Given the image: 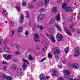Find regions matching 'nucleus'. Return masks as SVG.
I'll list each match as a JSON object with an SVG mask.
<instances>
[{"mask_svg":"<svg viewBox=\"0 0 80 80\" xmlns=\"http://www.w3.org/2000/svg\"><path fill=\"white\" fill-rule=\"evenodd\" d=\"M0 40H3V38L1 37H0Z\"/></svg>","mask_w":80,"mask_h":80,"instance_id":"obj_63","label":"nucleus"},{"mask_svg":"<svg viewBox=\"0 0 80 80\" xmlns=\"http://www.w3.org/2000/svg\"><path fill=\"white\" fill-rule=\"evenodd\" d=\"M46 36L49 38V39L51 40H55V38H54V36L52 34L49 35L48 34V33L47 32H46Z\"/></svg>","mask_w":80,"mask_h":80,"instance_id":"obj_4","label":"nucleus"},{"mask_svg":"<svg viewBox=\"0 0 80 80\" xmlns=\"http://www.w3.org/2000/svg\"><path fill=\"white\" fill-rule=\"evenodd\" d=\"M15 8L16 10H17V11L18 12H20V8L18 6H16Z\"/></svg>","mask_w":80,"mask_h":80,"instance_id":"obj_34","label":"nucleus"},{"mask_svg":"<svg viewBox=\"0 0 80 80\" xmlns=\"http://www.w3.org/2000/svg\"><path fill=\"white\" fill-rule=\"evenodd\" d=\"M69 50V49L68 48H65V53H67L68 52Z\"/></svg>","mask_w":80,"mask_h":80,"instance_id":"obj_36","label":"nucleus"},{"mask_svg":"<svg viewBox=\"0 0 80 80\" xmlns=\"http://www.w3.org/2000/svg\"><path fill=\"white\" fill-rule=\"evenodd\" d=\"M58 72H57V71H54L53 72V74L52 75V76L55 77H57L58 76Z\"/></svg>","mask_w":80,"mask_h":80,"instance_id":"obj_18","label":"nucleus"},{"mask_svg":"<svg viewBox=\"0 0 80 80\" xmlns=\"http://www.w3.org/2000/svg\"><path fill=\"white\" fill-rule=\"evenodd\" d=\"M67 4L66 3H64L62 4V8L64 9H65L67 7Z\"/></svg>","mask_w":80,"mask_h":80,"instance_id":"obj_31","label":"nucleus"},{"mask_svg":"<svg viewBox=\"0 0 80 80\" xmlns=\"http://www.w3.org/2000/svg\"><path fill=\"white\" fill-rule=\"evenodd\" d=\"M78 64H75L74 65L72 64L71 65V67L73 68V67H75L76 68H78Z\"/></svg>","mask_w":80,"mask_h":80,"instance_id":"obj_17","label":"nucleus"},{"mask_svg":"<svg viewBox=\"0 0 80 80\" xmlns=\"http://www.w3.org/2000/svg\"><path fill=\"white\" fill-rule=\"evenodd\" d=\"M3 12L4 14V15H7V12H6V11H5V10H3Z\"/></svg>","mask_w":80,"mask_h":80,"instance_id":"obj_51","label":"nucleus"},{"mask_svg":"<svg viewBox=\"0 0 80 80\" xmlns=\"http://www.w3.org/2000/svg\"><path fill=\"white\" fill-rule=\"evenodd\" d=\"M26 13L27 14V18H29V16H30V15H29V13H28V12L26 11Z\"/></svg>","mask_w":80,"mask_h":80,"instance_id":"obj_43","label":"nucleus"},{"mask_svg":"<svg viewBox=\"0 0 80 80\" xmlns=\"http://www.w3.org/2000/svg\"><path fill=\"white\" fill-rule=\"evenodd\" d=\"M22 61L23 62H24V63H27L28 64V61L27 60H26L25 59H22Z\"/></svg>","mask_w":80,"mask_h":80,"instance_id":"obj_35","label":"nucleus"},{"mask_svg":"<svg viewBox=\"0 0 80 80\" xmlns=\"http://www.w3.org/2000/svg\"><path fill=\"white\" fill-rule=\"evenodd\" d=\"M52 51L54 53H55L57 54H60V51L57 48H53L52 49Z\"/></svg>","mask_w":80,"mask_h":80,"instance_id":"obj_5","label":"nucleus"},{"mask_svg":"<svg viewBox=\"0 0 80 80\" xmlns=\"http://www.w3.org/2000/svg\"><path fill=\"white\" fill-rule=\"evenodd\" d=\"M15 32V30L12 31V36H13V35H14Z\"/></svg>","mask_w":80,"mask_h":80,"instance_id":"obj_47","label":"nucleus"},{"mask_svg":"<svg viewBox=\"0 0 80 80\" xmlns=\"http://www.w3.org/2000/svg\"><path fill=\"white\" fill-rule=\"evenodd\" d=\"M7 76H6L5 74L3 75L2 77V79L3 80H5V79H7Z\"/></svg>","mask_w":80,"mask_h":80,"instance_id":"obj_30","label":"nucleus"},{"mask_svg":"<svg viewBox=\"0 0 80 80\" xmlns=\"http://www.w3.org/2000/svg\"><path fill=\"white\" fill-rule=\"evenodd\" d=\"M24 18V17H23V15H21L20 19L19 20V23H22L23 22Z\"/></svg>","mask_w":80,"mask_h":80,"instance_id":"obj_14","label":"nucleus"},{"mask_svg":"<svg viewBox=\"0 0 80 80\" xmlns=\"http://www.w3.org/2000/svg\"><path fill=\"white\" fill-rule=\"evenodd\" d=\"M35 42H40V41L39 40H35Z\"/></svg>","mask_w":80,"mask_h":80,"instance_id":"obj_62","label":"nucleus"},{"mask_svg":"<svg viewBox=\"0 0 80 80\" xmlns=\"http://www.w3.org/2000/svg\"><path fill=\"white\" fill-rule=\"evenodd\" d=\"M6 41L5 40H1L0 41V45H3V44H4V43H6Z\"/></svg>","mask_w":80,"mask_h":80,"instance_id":"obj_25","label":"nucleus"},{"mask_svg":"<svg viewBox=\"0 0 80 80\" xmlns=\"http://www.w3.org/2000/svg\"><path fill=\"white\" fill-rule=\"evenodd\" d=\"M39 27H40V26L38 24L36 25V26H34L32 28V30H34L36 27H37V28H39Z\"/></svg>","mask_w":80,"mask_h":80,"instance_id":"obj_24","label":"nucleus"},{"mask_svg":"<svg viewBox=\"0 0 80 80\" xmlns=\"http://www.w3.org/2000/svg\"><path fill=\"white\" fill-rule=\"evenodd\" d=\"M39 28L41 30H42L43 29V26L42 25H40L39 26Z\"/></svg>","mask_w":80,"mask_h":80,"instance_id":"obj_42","label":"nucleus"},{"mask_svg":"<svg viewBox=\"0 0 80 80\" xmlns=\"http://www.w3.org/2000/svg\"><path fill=\"white\" fill-rule=\"evenodd\" d=\"M6 80H12V78L10 76H7L6 78Z\"/></svg>","mask_w":80,"mask_h":80,"instance_id":"obj_29","label":"nucleus"},{"mask_svg":"<svg viewBox=\"0 0 80 80\" xmlns=\"http://www.w3.org/2000/svg\"><path fill=\"white\" fill-rule=\"evenodd\" d=\"M55 19H56L55 18V17H53L52 19L51 20V21H50V22H49V24H52L53 23V22H55Z\"/></svg>","mask_w":80,"mask_h":80,"instance_id":"obj_20","label":"nucleus"},{"mask_svg":"<svg viewBox=\"0 0 80 80\" xmlns=\"http://www.w3.org/2000/svg\"><path fill=\"white\" fill-rule=\"evenodd\" d=\"M45 17V15L41 14L38 16L37 19L38 20H41L43 19Z\"/></svg>","mask_w":80,"mask_h":80,"instance_id":"obj_6","label":"nucleus"},{"mask_svg":"<svg viewBox=\"0 0 80 80\" xmlns=\"http://www.w3.org/2000/svg\"><path fill=\"white\" fill-rule=\"evenodd\" d=\"M6 68H7V66H4L3 68V69L5 70H6Z\"/></svg>","mask_w":80,"mask_h":80,"instance_id":"obj_52","label":"nucleus"},{"mask_svg":"<svg viewBox=\"0 0 80 80\" xmlns=\"http://www.w3.org/2000/svg\"><path fill=\"white\" fill-rule=\"evenodd\" d=\"M25 35L26 36H28V32L27 31H26L25 32Z\"/></svg>","mask_w":80,"mask_h":80,"instance_id":"obj_44","label":"nucleus"},{"mask_svg":"<svg viewBox=\"0 0 80 80\" xmlns=\"http://www.w3.org/2000/svg\"><path fill=\"white\" fill-rule=\"evenodd\" d=\"M72 19H70V18H68V22H70V21H71V20Z\"/></svg>","mask_w":80,"mask_h":80,"instance_id":"obj_56","label":"nucleus"},{"mask_svg":"<svg viewBox=\"0 0 80 80\" xmlns=\"http://www.w3.org/2000/svg\"><path fill=\"white\" fill-rule=\"evenodd\" d=\"M45 47H46V48H47V47H48V43H46L45 44Z\"/></svg>","mask_w":80,"mask_h":80,"instance_id":"obj_54","label":"nucleus"},{"mask_svg":"<svg viewBox=\"0 0 80 80\" xmlns=\"http://www.w3.org/2000/svg\"><path fill=\"white\" fill-rule=\"evenodd\" d=\"M47 49L46 47L44 48L42 50V52H45V50Z\"/></svg>","mask_w":80,"mask_h":80,"instance_id":"obj_41","label":"nucleus"},{"mask_svg":"<svg viewBox=\"0 0 80 80\" xmlns=\"http://www.w3.org/2000/svg\"><path fill=\"white\" fill-rule=\"evenodd\" d=\"M15 45L16 46L17 49H18L20 48V45H19L18 43H15Z\"/></svg>","mask_w":80,"mask_h":80,"instance_id":"obj_26","label":"nucleus"},{"mask_svg":"<svg viewBox=\"0 0 80 80\" xmlns=\"http://www.w3.org/2000/svg\"><path fill=\"white\" fill-rule=\"evenodd\" d=\"M65 11L66 12H73V11L72 10V8L70 6L67 7L65 9Z\"/></svg>","mask_w":80,"mask_h":80,"instance_id":"obj_7","label":"nucleus"},{"mask_svg":"<svg viewBox=\"0 0 80 80\" xmlns=\"http://www.w3.org/2000/svg\"><path fill=\"white\" fill-rule=\"evenodd\" d=\"M22 28L20 27L19 28H18V32H22Z\"/></svg>","mask_w":80,"mask_h":80,"instance_id":"obj_37","label":"nucleus"},{"mask_svg":"<svg viewBox=\"0 0 80 80\" xmlns=\"http://www.w3.org/2000/svg\"><path fill=\"white\" fill-rule=\"evenodd\" d=\"M28 58L29 60H33V57H32V55H30L28 56Z\"/></svg>","mask_w":80,"mask_h":80,"instance_id":"obj_33","label":"nucleus"},{"mask_svg":"<svg viewBox=\"0 0 80 80\" xmlns=\"http://www.w3.org/2000/svg\"><path fill=\"white\" fill-rule=\"evenodd\" d=\"M62 68V66H59V68H60V69H61Z\"/></svg>","mask_w":80,"mask_h":80,"instance_id":"obj_64","label":"nucleus"},{"mask_svg":"<svg viewBox=\"0 0 80 80\" xmlns=\"http://www.w3.org/2000/svg\"><path fill=\"white\" fill-rule=\"evenodd\" d=\"M57 2H58V3H60L62 1V0H57Z\"/></svg>","mask_w":80,"mask_h":80,"instance_id":"obj_49","label":"nucleus"},{"mask_svg":"<svg viewBox=\"0 0 80 80\" xmlns=\"http://www.w3.org/2000/svg\"><path fill=\"white\" fill-rule=\"evenodd\" d=\"M52 54H51V53H49V54H48V57H49V58H52Z\"/></svg>","mask_w":80,"mask_h":80,"instance_id":"obj_45","label":"nucleus"},{"mask_svg":"<svg viewBox=\"0 0 80 80\" xmlns=\"http://www.w3.org/2000/svg\"><path fill=\"white\" fill-rule=\"evenodd\" d=\"M50 78L49 76H47L46 77V80H47V79H48V78Z\"/></svg>","mask_w":80,"mask_h":80,"instance_id":"obj_59","label":"nucleus"},{"mask_svg":"<svg viewBox=\"0 0 80 80\" xmlns=\"http://www.w3.org/2000/svg\"><path fill=\"white\" fill-rule=\"evenodd\" d=\"M11 24L12 26H13L14 25V23L12 21H11Z\"/></svg>","mask_w":80,"mask_h":80,"instance_id":"obj_50","label":"nucleus"},{"mask_svg":"<svg viewBox=\"0 0 80 80\" xmlns=\"http://www.w3.org/2000/svg\"><path fill=\"white\" fill-rule=\"evenodd\" d=\"M14 53L15 54V55H20V52L16 51Z\"/></svg>","mask_w":80,"mask_h":80,"instance_id":"obj_39","label":"nucleus"},{"mask_svg":"<svg viewBox=\"0 0 80 80\" xmlns=\"http://www.w3.org/2000/svg\"><path fill=\"white\" fill-rule=\"evenodd\" d=\"M11 68L13 70L17 69V66L15 64H12L11 66Z\"/></svg>","mask_w":80,"mask_h":80,"instance_id":"obj_12","label":"nucleus"},{"mask_svg":"<svg viewBox=\"0 0 80 80\" xmlns=\"http://www.w3.org/2000/svg\"><path fill=\"white\" fill-rule=\"evenodd\" d=\"M58 10V8L56 7H53L52 9V11L54 13H56Z\"/></svg>","mask_w":80,"mask_h":80,"instance_id":"obj_15","label":"nucleus"},{"mask_svg":"<svg viewBox=\"0 0 80 80\" xmlns=\"http://www.w3.org/2000/svg\"><path fill=\"white\" fill-rule=\"evenodd\" d=\"M56 27L57 28H58V30H59V31H61L62 30L61 29V28H60V27L58 24H57L56 25Z\"/></svg>","mask_w":80,"mask_h":80,"instance_id":"obj_32","label":"nucleus"},{"mask_svg":"<svg viewBox=\"0 0 80 80\" xmlns=\"http://www.w3.org/2000/svg\"><path fill=\"white\" fill-rule=\"evenodd\" d=\"M64 32L67 33V34H68V35H72V33L70 32L68 30V29H67V28L66 27H65L64 28Z\"/></svg>","mask_w":80,"mask_h":80,"instance_id":"obj_10","label":"nucleus"},{"mask_svg":"<svg viewBox=\"0 0 80 80\" xmlns=\"http://www.w3.org/2000/svg\"><path fill=\"white\" fill-rule=\"evenodd\" d=\"M49 3V0H45V6H47L48 5Z\"/></svg>","mask_w":80,"mask_h":80,"instance_id":"obj_27","label":"nucleus"},{"mask_svg":"<svg viewBox=\"0 0 80 80\" xmlns=\"http://www.w3.org/2000/svg\"><path fill=\"white\" fill-rule=\"evenodd\" d=\"M35 38L37 40H39L40 38L39 37V36L37 33L35 34Z\"/></svg>","mask_w":80,"mask_h":80,"instance_id":"obj_21","label":"nucleus"},{"mask_svg":"<svg viewBox=\"0 0 80 80\" xmlns=\"http://www.w3.org/2000/svg\"><path fill=\"white\" fill-rule=\"evenodd\" d=\"M56 38L57 40H62L63 38V36L62 34H58L56 36Z\"/></svg>","mask_w":80,"mask_h":80,"instance_id":"obj_8","label":"nucleus"},{"mask_svg":"<svg viewBox=\"0 0 80 80\" xmlns=\"http://www.w3.org/2000/svg\"><path fill=\"white\" fill-rule=\"evenodd\" d=\"M22 67L23 70H26L27 68V65L25 63H23L22 65Z\"/></svg>","mask_w":80,"mask_h":80,"instance_id":"obj_28","label":"nucleus"},{"mask_svg":"<svg viewBox=\"0 0 80 80\" xmlns=\"http://www.w3.org/2000/svg\"><path fill=\"white\" fill-rule=\"evenodd\" d=\"M16 74L19 77L21 76V75L23 74V72L22 71V68H20L18 69L16 72Z\"/></svg>","mask_w":80,"mask_h":80,"instance_id":"obj_2","label":"nucleus"},{"mask_svg":"<svg viewBox=\"0 0 80 80\" xmlns=\"http://www.w3.org/2000/svg\"><path fill=\"white\" fill-rule=\"evenodd\" d=\"M49 31L51 33H54L55 32V29L52 28H49Z\"/></svg>","mask_w":80,"mask_h":80,"instance_id":"obj_16","label":"nucleus"},{"mask_svg":"<svg viewBox=\"0 0 80 80\" xmlns=\"http://www.w3.org/2000/svg\"><path fill=\"white\" fill-rule=\"evenodd\" d=\"M3 57H4V58H5L6 60H9L10 58H11L12 57V56L10 55H6L4 54L3 55Z\"/></svg>","mask_w":80,"mask_h":80,"instance_id":"obj_9","label":"nucleus"},{"mask_svg":"<svg viewBox=\"0 0 80 80\" xmlns=\"http://www.w3.org/2000/svg\"><path fill=\"white\" fill-rule=\"evenodd\" d=\"M55 58L56 60H59V59H60V57L58 56H55Z\"/></svg>","mask_w":80,"mask_h":80,"instance_id":"obj_40","label":"nucleus"},{"mask_svg":"<svg viewBox=\"0 0 80 80\" xmlns=\"http://www.w3.org/2000/svg\"><path fill=\"white\" fill-rule=\"evenodd\" d=\"M28 8L31 10H32L34 8V6L33 5H30L28 6Z\"/></svg>","mask_w":80,"mask_h":80,"instance_id":"obj_22","label":"nucleus"},{"mask_svg":"<svg viewBox=\"0 0 80 80\" xmlns=\"http://www.w3.org/2000/svg\"><path fill=\"white\" fill-rule=\"evenodd\" d=\"M63 63H65V60H63L62 61V62Z\"/></svg>","mask_w":80,"mask_h":80,"instance_id":"obj_61","label":"nucleus"},{"mask_svg":"<svg viewBox=\"0 0 80 80\" xmlns=\"http://www.w3.org/2000/svg\"><path fill=\"white\" fill-rule=\"evenodd\" d=\"M2 63L3 64H5V65H7V62L5 61H3Z\"/></svg>","mask_w":80,"mask_h":80,"instance_id":"obj_48","label":"nucleus"},{"mask_svg":"<svg viewBox=\"0 0 80 80\" xmlns=\"http://www.w3.org/2000/svg\"><path fill=\"white\" fill-rule=\"evenodd\" d=\"M64 78L68 79L70 77V73L67 70H65L63 72Z\"/></svg>","mask_w":80,"mask_h":80,"instance_id":"obj_1","label":"nucleus"},{"mask_svg":"<svg viewBox=\"0 0 80 80\" xmlns=\"http://www.w3.org/2000/svg\"><path fill=\"white\" fill-rule=\"evenodd\" d=\"M79 52H80L79 48H76L74 54V56H75V57H78L80 54Z\"/></svg>","mask_w":80,"mask_h":80,"instance_id":"obj_3","label":"nucleus"},{"mask_svg":"<svg viewBox=\"0 0 80 80\" xmlns=\"http://www.w3.org/2000/svg\"><path fill=\"white\" fill-rule=\"evenodd\" d=\"M46 58H43L42 60L41 61V62H43V61H44V60H45Z\"/></svg>","mask_w":80,"mask_h":80,"instance_id":"obj_58","label":"nucleus"},{"mask_svg":"<svg viewBox=\"0 0 80 80\" xmlns=\"http://www.w3.org/2000/svg\"><path fill=\"white\" fill-rule=\"evenodd\" d=\"M37 50H39L40 49V47L39 46H38L36 47Z\"/></svg>","mask_w":80,"mask_h":80,"instance_id":"obj_57","label":"nucleus"},{"mask_svg":"<svg viewBox=\"0 0 80 80\" xmlns=\"http://www.w3.org/2000/svg\"><path fill=\"white\" fill-rule=\"evenodd\" d=\"M56 18L57 21H59L60 20V15L59 14H58L56 16Z\"/></svg>","mask_w":80,"mask_h":80,"instance_id":"obj_19","label":"nucleus"},{"mask_svg":"<svg viewBox=\"0 0 80 80\" xmlns=\"http://www.w3.org/2000/svg\"><path fill=\"white\" fill-rule=\"evenodd\" d=\"M22 4L23 7H25V6H26V5H27V4L25 2H23Z\"/></svg>","mask_w":80,"mask_h":80,"instance_id":"obj_46","label":"nucleus"},{"mask_svg":"<svg viewBox=\"0 0 80 80\" xmlns=\"http://www.w3.org/2000/svg\"><path fill=\"white\" fill-rule=\"evenodd\" d=\"M44 11H45V9H44V8H42L41 9L39 10V12H41V13L43 12Z\"/></svg>","mask_w":80,"mask_h":80,"instance_id":"obj_38","label":"nucleus"},{"mask_svg":"<svg viewBox=\"0 0 80 80\" xmlns=\"http://www.w3.org/2000/svg\"><path fill=\"white\" fill-rule=\"evenodd\" d=\"M68 65H69L70 66V67H71V65H73V64H71V63H70V62H68Z\"/></svg>","mask_w":80,"mask_h":80,"instance_id":"obj_55","label":"nucleus"},{"mask_svg":"<svg viewBox=\"0 0 80 80\" xmlns=\"http://www.w3.org/2000/svg\"><path fill=\"white\" fill-rule=\"evenodd\" d=\"M44 75L43 74H41L40 76V80H45V79H44Z\"/></svg>","mask_w":80,"mask_h":80,"instance_id":"obj_23","label":"nucleus"},{"mask_svg":"<svg viewBox=\"0 0 80 80\" xmlns=\"http://www.w3.org/2000/svg\"><path fill=\"white\" fill-rule=\"evenodd\" d=\"M4 51H5V52H10V50L7 45L5 44L4 46Z\"/></svg>","mask_w":80,"mask_h":80,"instance_id":"obj_13","label":"nucleus"},{"mask_svg":"<svg viewBox=\"0 0 80 80\" xmlns=\"http://www.w3.org/2000/svg\"><path fill=\"white\" fill-rule=\"evenodd\" d=\"M70 18L72 20V19L73 18V16H71Z\"/></svg>","mask_w":80,"mask_h":80,"instance_id":"obj_60","label":"nucleus"},{"mask_svg":"<svg viewBox=\"0 0 80 80\" xmlns=\"http://www.w3.org/2000/svg\"><path fill=\"white\" fill-rule=\"evenodd\" d=\"M58 80H63V78L62 77H60L59 78Z\"/></svg>","mask_w":80,"mask_h":80,"instance_id":"obj_53","label":"nucleus"},{"mask_svg":"<svg viewBox=\"0 0 80 80\" xmlns=\"http://www.w3.org/2000/svg\"><path fill=\"white\" fill-rule=\"evenodd\" d=\"M69 28L71 32H73L75 30V28H74V26H73V25L72 24L70 25Z\"/></svg>","mask_w":80,"mask_h":80,"instance_id":"obj_11","label":"nucleus"}]
</instances>
